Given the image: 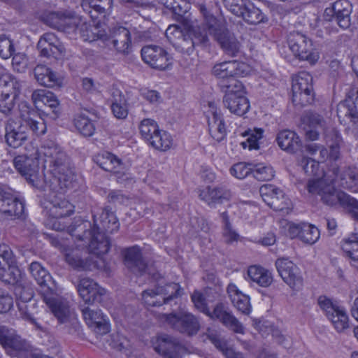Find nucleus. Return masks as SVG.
Wrapping results in <instances>:
<instances>
[{
  "label": "nucleus",
  "instance_id": "1",
  "mask_svg": "<svg viewBox=\"0 0 358 358\" xmlns=\"http://www.w3.org/2000/svg\"><path fill=\"white\" fill-rule=\"evenodd\" d=\"M41 152L48 169L43 191L48 189L59 192L71 187L73 176L69 169V158L62 148L55 142L47 141L42 146Z\"/></svg>",
  "mask_w": 358,
  "mask_h": 358
},
{
  "label": "nucleus",
  "instance_id": "2",
  "mask_svg": "<svg viewBox=\"0 0 358 358\" xmlns=\"http://www.w3.org/2000/svg\"><path fill=\"white\" fill-rule=\"evenodd\" d=\"M19 111L22 120L21 124L17 125L13 121H9L6 126V141L14 148L22 146L27 141L25 127L36 136L45 134L47 129L44 120L27 103L20 104Z\"/></svg>",
  "mask_w": 358,
  "mask_h": 358
},
{
  "label": "nucleus",
  "instance_id": "3",
  "mask_svg": "<svg viewBox=\"0 0 358 358\" xmlns=\"http://www.w3.org/2000/svg\"><path fill=\"white\" fill-rule=\"evenodd\" d=\"M94 226L92 229L85 230L83 234L78 235V240L90 241V250L98 255L107 253L110 243L105 233L112 234L119 229L120 224L113 212L107 208L102 210L97 217L93 215Z\"/></svg>",
  "mask_w": 358,
  "mask_h": 358
},
{
  "label": "nucleus",
  "instance_id": "4",
  "mask_svg": "<svg viewBox=\"0 0 358 358\" xmlns=\"http://www.w3.org/2000/svg\"><path fill=\"white\" fill-rule=\"evenodd\" d=\"M199 8L203 17H206V27L208 34L213 37L223 51L228 55L235 57L240 52V43L235 35L226 25L211 14L203 4H199Z\"/></svg>",
  "mask_w": 358,
  "mask_h": 358
},
{
  "label": "nucleus",
  "instance_id": "5",
  "mask_svg": "<svg viewBox=\"0 0 358 358\" xmlns=\"http://www.w3.org/2000/svg\"><path fill=\"white\" fill-rule=\"evenodd\" d=\"M191 298L196 308L212 320H218L234 333L241 334L245 333L243 324L222 303H217L213 311H210L203 294L199 291H194Z\"/></svg>",
  "mask_w": 358,
  "mask_h": 358
},
{
  "label": "nucleus",
  "instance_id": "6",
  "mask_svg": "<svg viewBox=\"0 0 358 358\" xmlns=\"http://www.w3.org/2000/svg\"><path fill=\"white\" fill-rule=\"evenodd\" d=\"M306 187L309 193L317 195L320 201L328 206L340 205L344 207L346 204L355 203L354 198L337 189L333 183V180L329 181L326 177L309 180Z\"/></svg>",
  "mask_w": 358,
  "mask_h": 358
},
{
  "label": "nucleus",
  "instance_id": "7",
  "mask_svg": "<svg viewBox=\"0 0 358 358\" xmlns=\"http://www.w3.org/2000/svg\"><path fill=\"white\" fill-rule=\"evenodd\" d=\"M44 302L49 306L58 322L64 324V327L71 334H79L80 330L78 318L69 310L67 303L57 297L56 291L51 294H45L43 296Z\"/></svg>",
  "mask_w": 358,
  "mask_h": 358
},
{
  "label": "nucleus",
  "instance_id": "8",
  "mask_svg": "<svg viewBox=\"0 0 358 358\" xmlns=\"http://www.w3.org/2000/svg\"><path fill=\"white\" fill-rule=\"evenodd\" d=\"M223 105L230 113L242 116L250 108V103L245 96L246 91L241 82H232L231 85H223Z\"/></svg>",
  "mask_w": 358,
  "mask_h": 358
},
{
  "label": "nucleus",
  "instance_id": "9",
  "mask_svg": "<svg viewBox=\"0 0 358 358\" xmlns=\"http://www.w3.org/2000/svg\"><path fill=\"white\" fill-rule=\"evenodd\" d=\"M248 66L236 60L225 61L215 64L212 68L211 73L219 79V86L222 90L223 85H231L232 82H241L237 79L248 73Z\"/></svg>",
  "mask_w": 358,
  "mask_h": 358
},
{
  "label": "nucleus",
  "instance_id": "10",
  "mask_svg": "<svg viewBox=\"0 0 358 358\" xmlns=\"http://www.w3.org/2000/svg\"><path fill=\"white\" fill-rule=\"evenodd\" d=\"M288 45L294 55L301 60L314 64L319 56L313 48L312 41L299 31L291 32L288 36Z\"/></svg>",
  "mask_w": 358,
  "mask_h": 358
},
{
  "label": "nucleus",
  "instance_id": "11",
  "mask_svg": "<svg viewBox=\"0 0 358 358\" xmlns=\"http://www.w3.org/2000/svg\"><path fill=\"white\" fill-rule=\"evenodd\" d=\"M38 155L36 150L29 155H23L15 157L13 163L15 169L29 183L43 191L44 185H39L36 176L39 167Z\"/></svg>",
  "mask_w": 358,
  "mask_h": 358
},
{
  "label": "nucleus",
  "instance_id": "12",
  "mask_svg": "<svg viewBox=\"0 0 358 358\" xmlns=\"http://www.w3.org/2000/svg\"><path fill=\"white\" fill-rule=\"evenodd\" d=\"M162 317L173 329L188 336L196 334L200 328L197 318L189 312L164 314Z\"/></svg>",
  "mask_w": 358,
  "mask_h": 358
},
{
  "label": "nucleus",
  "instance_id": "13",
  "mask_svg": "<svg viewBox=\"0 0 358 358\" xmlns=\"http://www.w3.org/2000/svg\"><path fill=\"white\" fill-rule=\"evenodd\" d=\"M279 275L282 280L294 291L303 287V278L300 268L287 258H279L275 263Z\"/></svg>",
  "mask_w": 358,
  "mask_h": 358
},
{
  "label": "nucleus",
  "instance_id": "14",
  "mask_svg": "<svg viewBox=\"0 0 358 358\" xmlns=\"http://www.w3.org/2000/svg\"><path fill=\"white\" fill-rule=\"evenodd\" d=\"M153 348L164 358H182L187 352V348L178 338L168 334L158 336L153 341Z\"/></svg>",
  "mask_w": 358,
  "mask_h": 358
},
{
  "label": "nucleus",
  "instance_id": "15",
  "mask_svg": "<svg viewBox=\"0 0 358 358\" xmlns=\"http://www.w3.org/2000/svg\"><path fill=\"white\" fill-rule=\"evenodd\" d=\"M259 194L263 201L274 210L289 212L290 200L280 189L272 185H264L259 188Z\"/></svg>",
  "mask_w": 358,
  "mask_h": 358
},
{
  "label": "nucleus",
  "instance_id": "16",
  "mask_svg": "<svg viewBox=\"0 0 358 358\" xmlns=\"http://www.w3.org/2000/svg\"><path fill=\"white\" fill-rule=\"evenodd\" d=\"M71 24L69 35L79 34L85 41L89 42L98 39L103 41V39L106 38V34L103 30L100 29V27L96 25L87 23L80 16L75 15Z\"/></svg>",
  "mask_w": 358,
  "mask_h": 358
},
{
  "label": "nucleus",
  "instance_id": "17",
  "mask_svg": "<svg viewBox=\"0 0 358 358\" xmlns=\"http://www.w3.org/2000/svg\"><path fill=\"white\" fill-rule=\"evenodd\" d=\"M85 243L82 246H88L90 241L84 238L81 240ZM89 254L85 252L84 255L80 253L78 250H73L69 252L66 253V262L73 268L78 270H92L98 267L97 259L100 255L94 254L88 248Z\"/></svg>",
  "mask_w": 358,
  "mask_h": 358
},
{
  "label": "nucleus",
  "instance_id": "18",
  "mask_svg": "<svg viewBox=\"0 0 358 358\" xmlns=\"http://www.w3.org/2000/svg\"><path fill=\"white\" fill-rule=\"evenodd\" d=\"M103 41L108 47L123 55H128L131 50L130 31L123 27L113 28L110 35L106 34V38Z\"/></svg>",
  "mask_w": 358,
  "mask_h": 358
},
{
  "label": "nucleus",
  "instance_id": "19",
  "mask_svg": "<svg viewBox=\"0 0 358 358\" xmlns=\"http://www.w3.org/2000/svg\"><path fill=\"white\" fill-rule=\"evenodd\" d=\"M143 60L153 69L165 70L171 65V59L162 48L157 45H148L142 48Z\"/></svg>",
  "mask_w": 358,
  "mask_h": 358
},
{
  "label": "nucleus",
  "instance_id": "20",
  "mask_svg": "<svg viewBox=\"0 0 358 358\" xmlns=\"http://www.w3.org/2000/svg\"><path fill=\"white\" fill-rule=\"evenodd\" d=\"M24 212V203L0 186V213L12 219L20 218Z\"/></svg>",
  "mask_w": 358,
  "mask_h": 358
},
{
  "label": "nucleus",
  "instance_id": "21",
  "mask_svg": "<svg viewBox=\"0 0 358 358\" xmlns=\"http://www.w3.org/2000/svg\"><path fill=\"white\" fill-rule=\"evenodd\" d=\"M22 82L10 80L5 85L0 87V111L6 115L10 113L14 107V100L20 94Z\"/></svg>",
  "mask_w": 358,
  "mask_h": 358
},
{
  "label": "nucleus",
  "instance_id": "22",
  "mask_svg": "<svg viewBox=\"0 0 358 358\" xmlns=\"http://www.w3.org/2000/svg\"><path fill=\"white\" fill-rule=\"evenodd\" d=\"M77 289L80 297L86 303L101 302L102 296L106 293L105 289L88 278L80 279Z\"/></svg>",
  "mask_w": 358,
  "mask_h": 358
},
{
  "label": "nucleus",
  "instance_id": "23",
  "mask_svg": "<svg viewBox=\"0 0 358 358\" xmlns=\"http://www.w3.org/2000/svg\"><path fill=\"white\" fill-rule=\"evenodd\" d=\"M74 17V15L67 12L45 11L41 17L47 25L69 34Z\"/></svg>",
  "mask_w": 358,
  "mask_h": 358
},
{
  "label": "nucleus",
  "instance_id": "24",
  "mask_svg": "<svg viewBox=\"0 0 358 358\" xmlns=\"http://www.w3.org/2000/svg\"><path fill=\"white\" fill-rule=\"evenodd\" d=\"M352 10V4L348 0H338L333 3L331 8H326L325 14L332 15L342 29H348L351 24Z\"/></svg>",
  "mask_w": 358,
  "mask_h": 358
},
{
  "label": "nucleus",
  "instance_id": "25",
  "mask_svg": "<svg viewBox=\"0 0 358 358\" xmlns=\"http://www.w3.org/2000/svg\"><path fill=\"white\" fill-rule=\"evenodd\" d=\"M37 48L41 55L45 57L57 58L64 52V47L53 33H45L39 39Z\"/></svg>",
  "mask_w": 358,
  "mask_h": 358
},
{
  "label": "nucleus",
  "instance_id": "26",
  "mask_svg": "<svg viewBox=\"0 0 358 358\" xmlns=\"http://www.w3.org/2000/svg\"><path fill=\"white\" fill-rule=\"evenodd\" d=\"M208 131L211 137L217 142L222 141L227 134L224 120L220 110L210 104L207 112Z\"/></svg>",
  "mask_w": 358,
  "mask_h": 358
},
{
  "label": "nucleus",
  "instance_id": "27",
  "mask_svg": "<svg viewBox=\"0 0 358 358\" xmlns=\"http://www.w3.org/2000/svg\"><path fill=\"white\" fill-rule=\"evenodd\" d=\"M337 115L339 119L348 117L352 122H358V88L352 89L347 98L337 106Z\"/></svg>",
  "mask_w": 358,
  "mask_h": 358
},
{
  "label": "nucleus",
  "instance_id": "28",
  "mask_svg": "<svg viewBox=\"0 0 358 358\" xmlns=\"http://www.w3.org/2000/svg\"><path fill=\"white\" fill-rule=\"evenodd\" d=\"M67 189L59 192H54L47 189L45 192H52L54 195H50V202L52 207L50 208V214L55 218H62L70 216L74 212V206L63 197V194Z\"/></svg>",
  "mask_w": 358,
  "mask_h": 358
},
{
  "label": "nucleus",
  "instance_id": "29",
  "mask_svg": "<svg viewBox=\"0 0 358 358\" xmlns=\"http://www.w3.org/2000/svg\"><path fill=\"white\" fill-rule=\"evenodd\" d=\"M124 264L133 273L142 275L147 272L148 265L142 257L138 246L134 245L123 251Z\"/></svg>",
  "mask_w": 358,
  "mask_h": 358
},
{
  "label": "nucleus",
  "instance_id": "30",
  "mask_svg": "<svg viewBox=\"0 0 358 358\" xmlns=\"http://www.w3.org/2000/svg\"><path fill=\"white\" fill-rule=\"evenodd\" d=\"M0 344L8 352L24 351L27 348L26 342L13 329L0 325Z\"/></svg>",
  "mask_w": 358,
  "mask_h": 358
},
{
  "label": "nucleus",
  "instance_id": "31",
  "mask_svg": "<svg viewBox=\"0 0 358 358\" xmlns=\"http://www.w3.org/2000/svg\"><path fill=\"white\" fill-rule=\"evenodd\" d=\"M82 313L87 324L94 331L100 334L108 332L109 324L100 310L84 307L82 308Z\"/></svg>",
  "mask_w": 358,
  "mask_h": 358
},
{
  "label": "nucleus",
  "instance_id": "32",
  "mask_svg": "<svg viewBox=\"0 0 358 358\" xmlns=\"http://www.w3.org/2000/svg\"><path fill=\"white\" fill-rule=\"evenodd\" d=\"M95 162L101 169L113 173L118 179H122L125 176L127 170L124 165L112 153L106 152L98 155Z\"/></svg>",
  "mask_w": 358,
  "mask_h": 358
},
{
  "label": "nucleus",
  "instance_id": "33",
  "mask_svg": "<svg viewBox=\"0 0 358 358\" xmlns=\"http://www.w3.org/2000/svg\"><path fill=\"white\" fill-rule=\"evenodd\" d=\"M29 270L32 276L41 287L42 296H45V292L48 294L56 291V286L52 280L51 276L40 263L37 262H32L30 264Z\"/></svg>",
  "mask_w": 358,
  "mask_h": 358
},
{
  "label": "nucleus",
  "instance_id": "34",
  "mask_svg": "<svg viewBox=\"0 0 358 358\" xmlns=\"http://www.w3.org/2000/svg\"><path fill=\"white\" fill-rule=\"evenodd\" d=\"M31 99L37 108L43 104L52 109V118L56 119L59 117L60 114L59 103L52 92L46 90H34L31 94Z\"/></svg>",
  "mask_w": 358,
  "mask_h": 358
},
{
  "label": "nucleus",
  "instance_id": "35",
  "mask_svg": "<svg viewBox=\"0 0 358 358\" xmlns=\"http://www.w3.org/2000/svg\"><path fill=\"white\" fill-rule=\"evenodd\" d=\"M199 197L210 207L215 208L218 204L228 201L231 197V193L223 187H208L200 192Z\"/></svg>",
  "mask_w": 358,
  "mask_h": 358
},
{
  "label": "nucleus",
  "instance_id": "36",
  "mask_svg": "<svg viewBox=\"0 0 358 358\" xmlns=\"http://www.w3.org/2000/svg\"><path fill=\"white\" fill-rule=\"evenodd\" d=\"M333 173L341 187L354 192H358V172L355 168L334 169Z\"/></svg>",
  "mask_w": 358,
  "mask_h": 358
},
{
  "label": "nucleus",
  "instance_id": "37",
  "mask_svg": "<svg viewBox=\"0 0 358 358\" xmlns=\"http://www.w3.org/2000/svg\"><path fill=\"white\" fill-rule=\"evenodd\" d=\"M276 141L278 146L289 153H295L301 147V141L299 136L290 130L280 131L278 134Z\"/></svg>",
  "mask_w": 358,
  "mask_h": 358
},
{
  "label": "nucleus",
  "instance_id": "38",
  "mask_svg": "<svg viewBox=\"0 0 358 358\" xmlns=\"http://www.w3.org/2000/svg\"><path fill=\"white\" fill-rule=\"evenodd\" d=\"M227 293L232 304L238 311L245 315L250 313L252 308L249 296L240 291L236 285L229 284Z\"/></svg>",
  "mask_w": 358,
  "mask_h": 358
},
{
  "label": "nucleus",
  "instance_id": "39",
  "mask_svg": "<svg viewBox=\"0 0 358 358\" xmlns=\"http://www.w3.org/2000/svg\"><path fill=\"white\" fill-rule=\"evenodd\" d=\"M236 16L241 17L250 24H258L267 21V17L262 10L249 1L242 8L241 13Z\"/></svg>",
  "mask_w": 358,
  "mask_h": 358
},
{
  "label": "nucleus",
  "instance_id": "40",
  "mask_svg": "<svg viewBox=\"0 0 358 358\" xmlns=\"http://www.w3.org/2000/svg\"><path fill=\"white\" fill-rule=\"evenodd\" d=\"M34 78L41 85L52 87L58 83L57 76L49 67L38 64L33 70Z\"/></svg>",
  "mask_w": 358,
  "mask_h": 358
},
{
  "label": "nucleus",
  "instance_id": "41",
  "mask_svg": "<svg viewBox=\"0 0 358 358\" xmlns=\"http://www.w3.org/2000/svg\"><path fill=\"white\" fill-rule=\"evenodd\" d=\"M248 277L263 287H268L273 282L272 273L268 270L256 265L248 268Z\"/></svg>",
  "mask_w": 358,
  "mask_h": 358
},
{
  "label": "nucleus",
  "instance_id": "42",
  "mask_svg": "<svg viewBox=\"0 0 358 358\" xmlns=\"http://www.w3.org/2000/svg\"><path fill=\"white\" fill-rule=\"evenodd\" d=\"M292 90L293 93L313 92L312 76L306 71L299 72L294 76L292 78Z\"/></svg>",
  "mask_w": 358,
  "mask_h": 358
},
{
  "label": "nucleus",
  "instance_id": "43",
  "mask_svg": "<svg viewBox=\"0 0 358 358\" xmlns=\"http://www.w3.org/2000/svg\"><path fill=\"white\" fill-rule=\"evenodd\" d=\"M195 45L207 47L210 45V39L208 36V29L206 27V17L201 26H195L187 30Z\"/></svg>",
  "mask_w": 358,
  "mask_h": 358
},
{
  "label": "nucleus",
  "instance_id": "44",
  "mask_svg": "<svg viewBox=\"0 0 358 358\" xmlns=\"http://www.w3.org/2000/svg\"><path fill=\"white\" fill-rule=\"evenodd\" d=\"M333 324L334 329L339 333L344 331L349 327L348 316L345 308L339 307L335 313L327 317Z\"/></svg>",
  "mask_w": 358,
  "mask_h": 358
},
{
  "label": "nucleus",
  "instance_id": "45",
  "mask_svg": "<svg viewBox=\"0 0 358 358\" xmlns=\"http://www.w3.org/2000/svg\"><path fill=\"white\" fill-rule=\"evenodd\" d=\"M111 108L114 115L118 119H124L128 115L124 97L119 90H116L113 92Z\"/></svg>",
  "mask_w": 358,
  "mask_h": 358
},
{
  "label": "nucleus",
  "instance_id": "46",
  "mask_svg": "<svg viewBox=\"0 0 358 358\" xmlns=\"http://www.w3.org/2000/svg\"><path fill=\"white\" fill-rule=\"evenodd\" d=\"M173 139L169 133L164 130H160L151 141L149 145L155 149L160 151H166L171 148Z\"/></svg>",
  "mask_w": 358,
  "mask_h": 358
},
{
  "label": "nucleus",
  "instance_id": "47",
  "mask_svg": "<svg viewBox=\"0 0 358 358\" xmlns=\"http://www.w3.org/2000/svg\"><path fill=\"white\" fill-rule=\"evenodd\" d=\"M142 137L150 144L154 136L161 130L157 122L152 119L143 120L139 125Z\"/></svg>",
  "mask_w": 358,
  "mask_h": 358
},
{
  "label": "nucleus",
  "instance_id": "48",
  "mask_svg": "<svg viewBox=\"0 0 358 358\" xmlns=\"http://www.w3.org/2000/svg\"><path fill=\"white\" fill-rule=\"evenodd\" d=\"M264 130L260 128L248 129L243 133V136H248L245 141L241 143L243 148H248L249 150H258L259 141L263 136Z\"/></svg>",
  "mask_w": 358,
  "mask_h": 358
},
{
  "label": "nucleus",
  "instance_id": "49",
  "mask_svg": "<svg viewBox=\"0 0 358 358\" xmlns=\"http://www.w3.org/2000/svg\"><path fill=\"white\" fill-rule=\"evenodd\" d=\"M74 125L84 136H92L95 131L94 123L83 114H80L75 117Z\"/></svg>",
  "mask_w": 358,
  "mask_h": 358
},
{
  "label": "nucleus",
  "instance_id": "50",
  "mask_svg": "<svg viewBox=\"0 0 358 358\" xmlns=\"http://www.w3.org/2000/svg\"><path fill=\"white\" fill-rule=\"evenodd\" d=\"M165 303L175 298L180 296L183 294V289L180 285L175 282H170L165 286H157Z\"/></svg>",
  "mask_w": 358,
  "mask_h": 358
},
{
  "label": "nucleus",
  "instance_id": "51",
  "mask_svg": "<svg viewBox=\"0 0 358 358\" xmlns=\"http://www.w3.org/2000/svg\"><path fill=\"white\" fill-rule=\"evenodd\" d=\"M113 0H83L81 6L85 12L90 13L92 8L98 13H103L112 8Z\"/></svg>",
  "mask_w": 358,
  "mask_h": 358
},
{
  "label": "nucleus",
  "instance_id": "52",
  "mask_svg": "<svg viewBox=\"0 0 358 358\" xmlns=\"http://www.w3.org/2000/svg\"><path fill=\"white\" fill-rule=\"evenodd\" d=\"M142 299L144 303L150 307L160 306L165 303L158 287L143 291Z\"/></svg>",
  "mask_w": 358,
  "mask_h": 358
},
{
  "label": "nucleus",
  "instance_id": "53",
  "mask_svg": "<svg viewBox=\"0 0 358 358\" xmlns=\"http://www.w3.org/2000/svg\"><path fill=\"white\" fill-rule=\"evenodd\" d=\"M253 176L259 181H268L275 176V171L273 168L265 164H253Z\"/></svg>",
  "mask_w": 358,
  "mask_h": 358
},
{
  "label": "nucleus",
  "instance_id": "54",
  "mask_svg": "<svg viewBox=\"0 0 358 358\" xmlns=\"http://www.w3.org/2000/svg\"><path fill=\"white\" fill-rule=\"evenodd\" d=\"M343 251L346 256L350 258L354 262L358 264V237L352 236L345 239L341 245Z\"/></svg>",
  "mask_w": 358,
  "mask_h": 358
},
{
  "label": "nucleus",
  "instance_id": "55",
  "mask_svg": "<svg viewBox=\"0 0 358 358\" xmlns=\"http://www.w3.org/2000/svg\"><path fill=\"white\" fill-rule=\"evenodd\" d=\"M173 46L179 51L189 55L194 51L196 45L189 31H187L185 33L182 32L181 36L173 42Z\"/></svg>",
  "mask_w": 358,
  "mask_h": 358
},
{
  "label": "nucleus",
  "instance_id": "56",
  "mask_svg": "<svg viewBox=\"0 0 358 358\" xmlns=\"http://www.w3.org/2000/svg\"><path fill=\"white\" fill-rule=\"evenodd\" d=\"M320 236V231L317 227L312 224H302V230L299 238L303 242L312 245L319 239Z\"/></svg>",
  "mask_w": 358,
  "mask_h": 358
},
{
  "label": "nucleus",
  "instance_id": "57",
  "mask_svg": "<svg viewBox=\"0 0 358 358\" xmlns=\"http://www.w3.org/2000/svg\"><path fill=\"white\" fill-rule=\"evenodd\" d=\"M20 278V271L15 266L8 265V269L4 266H0V280L5 283L17 285Z\"/></svg>",
  "mask_w": 358,
  "mask_h": 358
},
{
  "label": "nucleus",
  "instance_id": "58",
  "mask_svg": "<svg viewBox=\"0 0 358 358\" xmlns=\"http://www.w3.org/2000/svg\"><path fill=\"white\" fill-rule=\"evenodd\" d=\"M221 217L222 219V222L224 223L222 236L225 243L227 244H231L235 241H238L239 235L233 229L226 212H224L221 214Z\"/></svg>",
  "mask_w": 358,
  "mask_h": 358
},
{
  "label": "nucleus",
  "instance_id": "59",
  "mask_svg": "<svg viewBox=\"0 0 358 358\" xmlns=\"http://www.w3.org/2000/svg\"><path fill=\"white\" fill-rule=\"evenodd\" d=\"M253 164H246L244 162H239L234 164L230 169L231 175L238 179H243L247 177L250 173H252Z\"/></svg>",
  "mask_w": 358,
  "mask_h": 358
},
{
  "label": "nucleus",
  "instance_id": "60",
  "mask_svg": "<svg viewBox=\"0 0 358 358\" xmlns=\"http://www.w3.org/2000/svg\"><path fill=\"white\" fill-rule=\"evenodd\" d=\"M314 99L313 92H299V93H293L292 96V103L299 107H303L310 104Z\"/></svg>",
  "mask_w": 358,
  "mask_h": 358
},
{
  "label": "nucleus",
  "instance_id": "61",
  "mask_svg": "<svg viewBox=\"0 0 358 358\" xmlns=\"http://www.w3.org/2000/svg\"><path fill=\"white\" fill-rule=\"evenodd\" d=\"M15 294L17 299L23 303L29 301L34 296L33 289L29 285L22 284L15 285Z\"/></svg>",
  "mask_w": 358,
  "mask_h": 358
},
{
  "label": "nucleus",
  "instance_id": "62",
  "mask_svg": "<svg viewBox=\"0 0 358 358\" xmlns=\"http://www.w3.org/2000/svg\"><path fill=\"white\" fill-rule=\"evenodd\" d=\"M317 303L320 308L324 312L327 317L333 313H335V311L341 307V306L337 303L333 302L331 299L325 296H319Z\"/></svg>",
  "mask_w": 358,
  "mask_h": 358
},
{
  "label": "nucleus",
  "instance_id": "63",
  "mask_svg": "<svg viewBox=\"0 0 358 358\" xmlns=\"http://www.w3.org/2000/svg\"><path fill=\"white\" fill-rule=\"evenodd\" d=\"M15 51L12 41L5 36H0V57L10 58Z\"/></svg>",
  "mask_w": 358,
  "mask_h": 358
},
{
  "label": "nucleus",
  "instance_id": "64",
  "mask_svg": "<svg viewBox=\"0 0 358 358\" xmlns=\"http://www.w3.org/2000/svg\"><path fill=\"white\" fill-rule=\"evenodd\" d=\"M300 165L306 173L315 175L319 166V162L311 158L303 157L300 162Z\"/></svg>",
  "mask_w": 358,
  "mask_h": 358
}]
</instances>
